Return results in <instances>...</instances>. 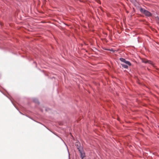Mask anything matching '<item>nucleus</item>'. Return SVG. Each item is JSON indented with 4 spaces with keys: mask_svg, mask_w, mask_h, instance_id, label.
Segmentation results:
<instances>
[{
    "mask_svg": "<svg viewBox=\"0 0 159 159\" xmlns=\"http://www.w3.org/2000/svg\"><path fill=\"white\" fill-rule=\"evenodd\" d=\"M79 151H80V156L82 159H83L85 157V153L83 152H82L80 150H79Z\"/></svg>",
    "mask_w": 159,
    "mask_h": 159,
    "instance_id": "obj_4",
    "label": "nucleus"
},
{
    "mask_svg": "<svg viewBox=\"0 0 159 159\" xmlns=\"http://www.w3.org/2000/svg\"><path fill=\"white\" fill-rule=\"evenodd\" d=\"M140 11L147 16L150 17L152 16V14L150 12L143 8L140 9Z\"/></svg>",
    "mask_w": 159,
    "mask_h": 159,
    "instance_id": "obj_1",
    "label": "nucleus"
},
{
    "mask_svg": "<svg viewBox=\"0 0 159 159\" xmlns=\"http://www.w3.org/2000/svg\"><path fill=\"white\" fill-rule=\"evenodd\" d=\"M156 18L159 21V16H158L157 17H156Z\"/></svg>",
    "mask_w": 159,
    "mask_h": 159,
    "instance_id": "obj_6",
    "label": "nucleus"
},
{
    "mask_svg": "<svg viewBox=\"0 0 159 159\" xmlns=\"http://www.w3.org/2000/svg\"><path fill=\"white\" fill-rule=\"evenodd\" d=\"M121 65L122 67L125 69H127L128 68V65L127 64H125L124 63H121Z\"/></svg>",
    "mask_w": 159,
    "mask_h": 159,
    "instance_id": "obj_5",
    "label": "nucleus"
},
{
    "mask_svg": "<svg viewBox=\"0 0 159 159\" xmlns=\"http://www.w3.org/2000/svg\"><path fill=\"white\" fill-rule=\"evenodd\" d=\"M142 61L144 63H148L149 64L153 65L152 62L151 61L149 60H147L146 59H144L142 60Z\"/></svg>",
    "mask_w": 159,
    "mask_h": 159,
    "instance_id": "obj_3",
    "label": "nucleus"
},
{
    "mask_svg": "<svg viewBox=\"0 0 159 159\" xmlns=\"http://www.w3.org/2000/svg\"><path fill=\"white\" fill-rule=\"evenodd\" d=\"M120 61L123 63L126 64L129 66H130L131 65L130 62L128 61H126L124 58H120Z\"/></svg>",
    "mask_w": 159,
    "mask_h": 159,
    "instance_id": "obj_2",
    "label": "nucleus"
}]
</instances>
